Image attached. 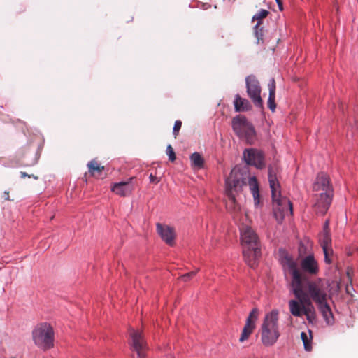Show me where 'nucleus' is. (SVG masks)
Wrapping results in <instances>:
<instances>
[{"label":"nucleus","instance_id":"obj_3","mask_svg":"<svg viewBox=\"0 0 358 358\" xmlns=\"http://www.w3.org/2000/svg\"><path fill=\"white\" fill-rule=\"evenodd\" d=\"M241 238L245 261L250 267L255 268L261 256L259 237L250 227L243 226L241 229Z\"/></svg>","mask_w":358,"mask_h":358},{"label":"nucleus","instance_id":"obj_30","mask_svg":"<svg viewBox=\"0 0 358 358\" xmlns=\"http://www.w3.org/2000/svg\"><path fill=\"white\" fill-rule=\"evenodd\" d=\"M324 255V262L327 264L333 263L334 252L331 247L322 248Z\"/></svg>","mask_w":358,"mask_h":358},{"label":"nucleus","instance_id":"obj_22","mask_svg":"<svg viewBox=\"0 0 358 358\" xmlns=\"http://www.w3.org/2000/svg\"><path fill=\"white\" fill-rule=\"evenodd\" d=\"M269 94L267 101L268 108L274 112L276 108L275 99V81L273 78H271L268 84Z\"/></svg>","mask_w":358,"mask_h":358},{"label":"nucleus","instance_id":"obj_12","mask_svg":"<svg viewBox=\"0 0 358 358\" xmlns=\"http://www.w3.org/2000/svg\"><path fill=\"white\" fill-rule=\"evenodd\" d=\"M243 157L245 162L250 166L258 169H262L266 166L264 153L257 148H246L243 150Z\"/></svg>","mask_w":358,"mask_h":358},{"label":"nucleus","instance_id":"obj_39","mask_svg":"<svg viewBox=\"0 0 358 358\" xmlns=\"http://www.w3.org/2000/svg\"><path fill=\"white\" fill-rule=\"evenodd\" d=\"M4 194H5V199H6V200H10V199H9V193H8V192L5 191V192H4Z\"/></svg>","mask_w":358,"mask_h":358},{"label":"nucleus","instance_id":"obj_2","mask_svg":"<svg viewBox=\"0 0 358 358\" xmlns=\"http://www.w3.org/2000/svg\"><path fill=\"white\" fill-rule=\"evenodd\" d=\"M280 264L285 273L291 275V291H321L307 274L298 268L296 262L288 253L281 256Z\"/></svg>","mask_w":358,"mask_h":358},{"label":"nucleus","instance_id":"obj_29","mask_svg":"<svg viewBox=\"0 0 358 358\" xmlns=\"http://www.w3.org/2000/svg\"><path fill=\"white\" fill-rule=\"evenodd\" d=\"M309 334L310 336L308 337L306 332L301 333V338L303 343L304 349L308 352H310L312 350V331H309Z\"/></svg>","mask_w":358,"mask_h":358},{"label":"nucleus","instance_id":"obj_15","mask_svg":"<svg viewBox=\"0 0 358 358\" xmlns=\"http://www.w3.org/2000/svg\"><path fill=\"white\" fill-rule=\"evenodd\" d=\"M259 313V310L256 308H253L250 311L246 320L245 326L242 330L241 336L239 338V342L243 343L244 341H247L250 336L252 334L255 329V323L257 320Z\"/></svg>","mask_w":358,"mask_h":358},{"label":"nucleus","instance_id":"obj_28","mask_svg":"<svg viewBox=\"0 0 358 358\" xmlns=\"http://www.w3.org/2000/svg\"><path fill=\"white\" fill-rule=\"evenodd\" d=\"M354 274H355V271H354L353 267L348 266L346 268V277H347V280H348V282L345 285V291H346V292L350 291L351 289L355 291L354 288L352 287V284Z\"/></svg>","mask_w":358,"mask_h":358},{"label":"nucleus","instance_id":"obj_24","mask_svg":"<svg viewBox=\"0 0 358 358\" xmlns=\"http://www.w3.org/2000/svg\"><path fill=\"white\" fill-rule=\"evenodd\" d=\"M191 164L193 168L202 169L204 166V159L200 153L195 152L190 155Z\"/></svg>","mask_w":358,"mask_h":358},{"label":"nucleus","instance_id":"obj_34","mask_svg":"<svg viewBox=\"0 0 358 358\" xmlns=\"http://www.w3.org/2000/svg\"><path fill=\"white\" fill-rule=\"evenodd\" d=\"M182 127V122L180 120H176L174 123L173 129V134L175 138L178 135L179 131Z\"/></svg>","mask_w":358,"mask_h":358},{"label":"nucleus","instance_id":"obj_4","mask_svg":"<svg viewBox=\"0 0 358 358\" xmlns=\"http://www.w3.org/2000/svg\"><path fill=\"white\" fill-rule=\"evenodd\" d=\"M268 182L271 191L273 213L276 219L280 222L283 220L286 214H292V203L286 196L281 195L280 183L271 169H268Z\"/></svg>","mask_w":358,"mask_h":358},{"label":"nucleus","instance_id":"obj_9","mask_svg":"<svg viewBox=\"0 0 358 358\" xmlns=\"http://www.w3.org/2000/svg\"><path fill=\"white\" fill-rule=\"evenodd\" d=\"M32 338L35 345L43 350L53 348L55 341L53 327L47 322L38 324L32 331Z\"/></svg>","mask_w":358,"mask_h":358},{"label":"nucleus","instance_id":"obj_13","mask_svg":"<svg viewBox=\"0 0 358 358\" xmlns=\"http://www.w3.org/2000/svg\"><path fill=\"white\" fill-rule=\"evenodd\" d=\"M315 203L313 205V210L317 215H324L329 210L333 195H328V193H320L314 195Z\"/></svg>","mask_w":358,"mask_h":358},{"label":"nucleus","instance_id":"obj_25","mask_svg":"<svg viewBox=\"0 0 358 358\" xmlns=\"http://www.w3.org/2000/svg\"><path fill=\"white\" fill-rule=\"evenodd\" d=\"M87 166L88 171L92 176H95L96 173H100L105 169V167L98 164L95 159L90 161Z\"/></svg>","mask_w":358,"mask_h":358},{"label":"nucleus","instance_id":"obj_7","mask_svg":"<svg viewBox=\"0 0 358 358\" xmlns=\"http://www.w3.org/2000/svg\"><path fill=\"white\" fill-rule=\"evenodd\" d=\"M231 127L235 134L241 139H244L250 145L254 144L257 133L254 125L245 116L238 115L231 121Z\"/></svg>","mask_w":358,"mask_h":358},{"label":"nucleus","instance_id":"obj_20","mask_svg":"<svg viewBox=\"0 0 358 358\" xmlns=\"http://www.w3.org/2000/svg\"><path fill=\"white\" fill-rule=\"evenodd\" d=\"M40 148L29 146L23 151L21 157L22 164L25 166H32L35 165L40 157Z\"/></svg>","mask_w":358,"mask_h":358},{"label":"nucleus","instance_id":"obj_32","mask_svg":"<svg viewBox=\"0 0 358 358\" xmlns=\"http://www.w3.org/2000/svg\"><path fill=\"white\" fill-rule=\"evenodd\" d=\"M254 32H255V36L257 39V43H259L260 41L263 39V36H264L263 27H262V25L258 28H256V26L255 25Z\"/></svg>","mask_w":358,"mask_h":358},{"label":"nucleus","instance_id":"obj_26","mask_svg":"<svg viewBox=\"0 0 358 358\" xmlns=\"http://www.w3.org/2000/svg\"><path fill=\"white\" fill-rule=\"evenodd\" d=\"M269 11L266 9H260L255 15H253L252 21H257L256 28L259 27L262 24V20L269 15Z\"/></svg>","mask_w":358,"mask_h":358},{"label":"nucleus","instance_id":"obj_1","mask_svg":"<svg viewBox=\"0 0 358 358\" xmlns=\"http://www.w3.org/2000/svg\"><path fill=\"white\" fill-rule=\"evenodd\" d=\"M296 300L289 301L290 313L295 317L305 315L310 323L316 321V312L312 303L315 301L327 324L334 323V317L329 305L327 302V296L324 292H294Z\"/></svg>","mask_w":358,"mask_h":358},{"label":"nucleus","instance_id":"obj_31","mask_svg":"<svg viewBox=\"0 0 358 358\" xmlns=\"http://www.w3.org/2000/svg\"><path fill=\"white\" fill-rule=\"evenodd\" d=\"M199 268H196L194 271H192L190 272L186 273L179 277L180 280L183 282H188L191 280L196 274L199 272Z\"/></svg>","mask_w":358,"mask_h":358},{"label":"nucleus","instance_id":"obj_27","mask_svg":"<svg viewBox=\"0 0 358 358\" xmlns=\"http://www.w3.org/2000/svg\"><path fill=\"white\" fill-rule=\"evenodd\" d=\"M320 244L322 248L331 247V236L330 231H322L320 237Z\"/></svg>","mask_w":358,"mask_h":358},{"label":"nucleus","instance_id":"obj_37","mask_svg":"<svg viewBox=\"0 0 358 358\" xmlns=\"http://www.w3.org/2000/svg\"><path fill=\"white\" fill-rule=\"evenodd\" d=\"M20 177L22 178H24L25 177H29V178H31V177H33L34 179H38V177L37 176H31V175H28L26 172H24V171H21L20 172Z\"/></svg>","mask_w":358,"mask_h":358},{"label":"nucleus","instance_id":"obj_33","mask_svg":"<svg viewBox=\"0 0 358 358\" xmlns=\"http://www.w3.org/2000/svg\"><path fill=\"white\" fill-rule=\"evenodd\" d=\"M166 154L169 156V159L171 162H174L176 159L175 152L171 145H169L166 148Z\"/></svg>","mask_w":358,"mask_h":358},{"label":"nucleus","instance_id":"obj_36","mask_svg":"<svg viewBox=\"0 0 358 358\" xmlns=\"http://www.w3.org/2000/svg\"><path fill=\"white\" fill-rule=\"evenodd\" d=\"M322 231H330L329 229V220H327L323 225Z\"/></svg>","mask_w":358,"mask_h":358},{"label":"nucleus","instance_id":"obj_11","mask_svg":"<svg viewBox=\"0 0 358 358\" xmlns=\"http://www.w3.org/2000/svg\"><path fill=\"white\" fill-rule=\"evenodd\" d=\"M129 335L131 350L136 353V357L134 358H145L148 347L143 333L132 329H130Z\"/></svg>","mask_w":358,"mask_h":358},{"label":"nucleus","instance_id":"obj_6","mask_svg":"<svg viewBox=\"0 0 358 358\" xmlns=\"http://www.w3.org/2000/svg\"><path fill=\"white\" fill-rule=\"evenodd\" d=\"M231 127L235 134L241 139H244L250 145L254 144L257 133L254 125L245 116L238 115L231 121Z\"/></svg>","mask_w":358,"mask_h":358},{"label":"nucleus","instance_id":"obj_21","mask_svg":"<svg viewBox=\"0 0 358 358\" xmlns=\"http://www.w3.org/2000/svg\"><path fill=\"white\" fill-rule=\"evenodd\" d=\"M234 106L235 111L238 113L250 111L252 109L250 102L248 99L242 98L238 94L235 95Z\"/></svg>","mask_w":358,"mask_h":358},{"label":"nucleus","instance_id":"obj_38","mask_svg":"<svg viewBox=\"0 0 358 358\" xmlns=\"http://www.w3.org/2000/svg\"><path fill=\"white\" fill-rule=\"evenodd\" d=\"M275 2L278 4L279 10H283L282 1L281 0H275Z\"/></svg>","mask_w":358,"mask_h":358},{"label":"nucleus","instance_id":"obj_23","mask_svg":"<svg viewBox=\"0 0 358 358\" xmlns=\"http://www.w3.org/2000/svg\"><path fill=\"white\" fill-rule=\"evenodd\" d=\"M250 190L253 196L255 206H257L260 203L259 184L256 177H250L248 180Z\"/></svg>","mask_w":358,"mask_h":358},{"label":"nucleus","instance_id":"obj_8","mask_svg":"<svg viewBox=\"0 0 358 358\" xmlns=\"http://www.w3.org/2000/svg\"><path fill=\"white\" fill-rule=\"evenodd\" d=\"M231 127L235 134L241 139H244L250 145L254 144L257 133L254 125L245 116L238 115L231 121Z\"/></svg>","mask_w":358,"mask_h":358},{"label":"nucleus","instance_id":"obj_14","mask_svg":"<svg viewBox=\"0 0 358 358\" xmlns=\"http://www.w3.org/2000/svg\"><path fill=\"white\" fill-rule=\"evenodd\" d=\"M226 194L232 203L236 202L235 193L239 192L245 182L241 177L230 176L226 179Z\"/></svg>","mask_w":358,"mask_h":358},{"label":"nucleus","instance_id":"obj_35","mask_svg":"<svg viewBox=\"0 0 358 358\" xmlns=\"http://www.w3.org/2000/svg\"><path fill=\"white\" fill-rule=\"evenodd\" d=\"M149 180L150 183L157 184L159 182V179L152 173L150 174Z\"/></svg>","mask_w":358,"mask_h":358},{"label":"nucleus","instance_id":"obj_18","mask_svg":"<svg viewBox=\"0 0 358 358\" xmlns=\"http://www.w3.org/2000/svg\"><path fill=\"white\" fill-rule=\"evenodd\" d=\"M315 192L322 191V193H328V195H333V188L330 183L329 176L324 172L317 174L313 185Z\"/></svg>","mask_w":358,"mask_h":358},{"label":"nucleus","instance_id":"obj_17","mask_svg":"<svg viewBox=\"0 0 358 358\" xmlns=\"http://www.w3.org/2000/svg\"><path fill=\"white\" fill-rule=\"evenodd\" d=\"M156 230L162 240L169 246L175 245L176 234L175 229L166 224L157 223Z\"/></svg>","mask_w":358,"mask_h":358},{"label":"nucleus","instance_id":"obj_40","mask_svg":"<svg viewBox=\"0 0 358 358\" xmlns=\"http://www.w3.org/2000/svg\"><path fill=\"white\" fill-rule=\"evenodd\" d=\"M337 287H338V289L341 291L342 289L341 283H337Z\"/></svg>","mask_w":358,"mask_h":358},{"label":"nucleus","instance_id":"obj_5","mask_svg":"<svg viewBox=\"0 0 358 358\" xmlns=\"http://www.w3.org/2000/svg\"><path fill=\"white\" fill-rule=\"evenodd\" d=\"M278 314L277 310L269 312L265 315L261 325V341L265 346L273 345L280 337Z\"/></svg>","mask_w":358,"mask_h":358},{"label":"nucleus","instance_id":"obj_19","mask_svg":"<svg viewBox=\"0 0 358 358\" xmlns=\"http://www.w3.org/2000/svg\"><path fill=\"white\" fill-rule=\"evenodd\" d=\"M300 266L303 273L316 275L319 273V266L313 254H309L300 262Z\"/></svg>","mask_w":358,"mask_h":358},{"label":"nucleus","instance_id":"obj_10","mask_svg":"<svg viewBox=\"0 0 358 358\" xmlns=\"http://www.w3.org/2000/svg\"><path fill=\"white\" fill-rule=\"evenodd\" d=\"M247 94L257 108H263V100L261 97L260 83L254 75L245 78Z\"/></svg>","mask_w":358,"mask_h":358},{"label":"nucleus","instance_id":"obj_16","mask_svg":"<svg viewBox=\"0 0 358 358\" xmlns=\"http://www.w3.org/2000/svg\"><path fill=\"white\" fill-rule=\"evenodd\" d=\"M135 177H130L126 181L115 182L111 185V191L115 194L125 197L131 195L134 190V180Z\"/></svg>","mask_w":358,"mask_h":358}]
</instances>
